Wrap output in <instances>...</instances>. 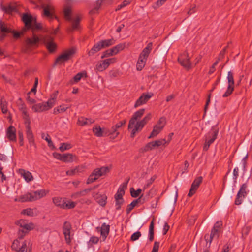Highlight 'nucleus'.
Segmentation results:
<instances>
[{"label":"nucleus","instance_id":"nucleus-20","mask_svg":"<svg viewBox=\"0 0 252 252\" xmlns=\"http://www.w3.org/2000/svg\"><path fill=\"white\" fill-rule=\"evenodd\" d=\"M0 29L1 31L3 32L9 33L12 32L11 29L6 27L2 22H0ZM24 32V30L21 32L13 31L12 32L13 33L14 37L16 38H19L21 35L23 34Z\"/></svg>","mask_w":252,"mask_h":252},{"label":"nucleus","instance_id":"nucleus-12","mask_svg":"<svg viewBox=\"0 0 252 252\" xmlns=\"http://www.w3.org/2000/svg\"><path fill=\"white\" fill-rule=\"evenodd\" d=\"M178 61L180 64L187 69L191 68V63L188 54L184 52L178 57Z\"/></svg>","mask_w":252,"mask_h":252},{"label":"nucleus","instance_id":"nucleus-54","mask_svg":"<svg viewBox=\"0 0 252 252\" xmlns=\"http://www.w3.org/2000/svg\"><path fill=\"white\" fill-rule=\"evenodd\" d=\"M44 139L48 142L49 147H50L52 149H55V146H54L53 143L52 142L51 138L48 134H47Z\"/></svg>","mask_w":252,"mask_h":252},{"label":"nucleus","instance_id":"nucleus-19","mask_svg":"<svg viewBox=\"0 0 252 252\" xmlns=\"http://www.w3.org/2000/svg\"><path fill=\"white\" fill-rule=\"evenodd\" d=\"M98 231H100L101 235L104 241L108 235L110 231V225L106 224L105 223L102 224L101 227L96 228Z\"/></svg>","mask_w":252,"mask_h":252},{"label":"nucleus","instance_id":"nucleus-26","mask_svg":"<svg viewBox=\"0 0 252 252\" xmlns=\"http://www.w3.org/2000/svg\"><path fill=\"white\" fill-rule=\"evenodd\" d=\"M126 122V119L120 121L117 123L115 125L111 127V130H112V133H114V134H115V137H116L118 136V135L119 134V132L117 131V129L119 128H120L122 126L125 125Z\"/></svg>","mask_w":252,"mask_h":252},{"label":"nucleus","instance_id":"nucleus-64","mask_svg":"<svg viewBox=\"0 0 252 252\" xmlns=\"http://www.w3.org/2000/svg\"><path fill=\"white\" fill-rule=\"evenodd\" d=\"M18 252H27V244L26 241H24L21 248Z\"/></svg>","mask_w":252,"mask_h":252},{"label":"nucleus","instance_id":"nucleus-62","mask_svg":"<svg viewBox=\"0 0 252 252\" xmlns=\"http://www.w3.org/2000/svg\"><path fill=\"white\" fill-rule=\"evenodd\" d=\"M116 200V210H120L121 209V205L124 203L123 199H118Z\"/></svg>","mask_w":252,"mask_h":252},{"label":"nucleus","instance_id":"nucleus-47","mask_svg":"<svg viewBox=\"0 0 252 252\" xmlns=\"http://www.w3.org/2000/svg\"><path fill=\"white\" fill-rule=\"evenodd\" d=\"M76 206V203L74 202L68 201L67 202L65 201L63 209H72Z\"/></svg>","mask_w":252,"mask_h":252},{"label":"nucleus","instance_id":"nucleus-15","mask_svg":"<svg viewBox=\"0 0 252 252\" xmlns=\"http://www.w3.org/2000/svg\"><path fill=\"white\" fill-rule=\"evenodd\" d=\"M41 8L43 9V15L52 19L54 17V8L51 4H42L41 5Z\"/></svg>","mask_w":252,"mask_h":252},{"label":"nucleus","instance_id":"nucleus-22","mask_svg":"<svg viewBox=\"0 0 252 252\" xmlns=\"http://www.w3.org/2000/svg\"><path fill=\"white\" fill-rule=\"evenodd\" d=\"M16 224L19 225L21 228L27 230H32L33 228V224L32 223L28 224L26 220H20L16 222Z\"/></svg>","mask_w":252,"mask_h":252},{"label":"nucleus","instance_id":"nucleus-42","mask_svg":"<svg viewBox=\"0 0 252 252\" xmlns=\"http://www.w3.org/2000/svg\"><path fill=\"white\" fill-rule=\"evenodd\" d=\"M94 134L97 137L103 136L102 129L100 126H95L93 129Z\"/></svg>","mask_w":252,"mask_h":252},{"label":"nucleus","instance_id":"nucleus-9","mask_svg":"<svg viewBox=\"0 0 252 252\" xmlns=\"http://www.w3.org/2000/svg\"><path fill=\"white\" fill-rule=\"evenodd\" d=\"M247 185L246 183L242 185L236 196L235 201V205H239L242 203L243 199L246 196L247 194Z\"/></svg>","mask_w":252,"mask_h":252},{"label":"nucleus","instance_id":"nucleus-59","mask_svg":"<svg viewBox=\"0 0 252 252\" xmlns=\"http://www.w3.org/2000/svg\"><path fill=\"white\" fill-rule=\"evenodd\" d=\"M159 244V242L155 241L151 252H158Z\"/></svg>","mask_w":252,"mask_h":252},{"label":"nucleus","instance_id":"nucleus-7","mask_svg":"<svg viewBox=\"0 0 252 252\" xmlns=\"http://www.w3.org/2000/svg\"><path fill=\"white\" fill-rule=\"evenodd\" d=\"M75 53V50L74 49H70L64 51L56 59L55 65L67 61L73 57Z\"/></svg>","mask_w":252,"mask_h":252},{"label":"nucleus","instance_id":"nucleus-36","mask_svg":"<svg viewBox=\"0 0 252 252\" xmlns=\"http://www.w3.org/2000/svg\"><path fill=\"white\" fill-rule=\"evenodd\" d=\"M154 220H153L151 222L150 226H149V241L151 242H152L154 240Z\"/></svg>","mask_w":252,"mask_h":252},{"label":"nucleus","instance_id":"nucleus-40","mask_svg":"<svg viewBox=\"0 0 252 252\" xmlns=\"http://www.w3.org/2000/svg\"><path fill=\"white\" fill-rule=\"evenodd\" d=\"M124 189L123 188H120L115 195V200L123 199V196L124 195Z\"/></svg>","mask_w":252,"mask_h":252},{"label":"nucleus","instance_id":"nucleus-52","mask_svg":"<svg viewBox=\"0 0 252 252\" xmlns=\"http://www.w3.org/2000/svg\"><path fill=\"white\" fill-rule=\"evenodd\" d=\"M141 236V233L139 231H137L134 233L130 237V240L134 241L138 240L139 237Z\"/></svg>","mask_w":252,"mask_h":252},{"label":"nucleus","instance_id":"nucleus-32","mask_svg":"<svg viewBox=\"0 0 252 252\" xmlns=\"http://www.w3.org/2000/svg\"><path fill=\"white\" fill-rule=\"evenodd\" d=\"M92 190H93V189H90V188L82 190L79 192L75 193L73 195V196L74 198H78V197H80L81 196H85L86 195H87L88 193H89Z\"/></svg>","mask_w":252,"mask_h":252},{"label":"nucleus","instance_id":"nucleus-3","mask_svg":"<svg viewBox=\"0 0 252 252\" xmlns=\"http://www.w3.org/2000/svg\"><path fill=\"white\" fill-rule=\"evenodd\" d=\"M49 190L44 189L32 191L22 195L19 199L21 202H33L46 196Z\"/></svg>","mask_w":252,"mask_h":252},{"label":"nucleus","instance_id":"nucleus-34","mask_svg":"<svg viewBox=\"0 0 252 252\" xmlns=\"http://www.w3.org/2000/svg\"><path fill=\"white\" fill-rule=\"evenodd\" d=\"M0 108L2 113L6 114L7 113V102L3 97H1L0 99Z\"/></svg>","mask_w":252,"mask_h":252},{"label":"nucleus","instance_id":"nucleus-23","mask_svg":"<svg viewBox=\"0 0 252 252\" xmlns=\"http://www.w3.org/2000/svg\"><path fill=\"white\" fill-rule=\"evenodd\" d=\"M93 171L99 178L100 177L105 175L107 173H108L110 171V169L108 167L103 166L99 168H96Z\"/></svg>","mask_w":252,"mask_h":252},{"label":"nucleus","instance_id":"nucleus-57","mask_svg":"<svg viewBox=\"0 0 252 252\" xmlns=\"http://www.w3.org/2000/svg\"><path fill=\"white\" fill-rule=\"evenodd\" d=\"M42 27L41 25V24L40 23H35V24L32 25V27H31V29L32 30L33 32H34L35 30H38L42 29Z\"/></svg>","mask_w":252,"mask_h":252},{"label":"nucleus","instance_id":"nucleus-24","mask_svg":"<svg viewBox=\"0 0 252 252\" xmlns=\"http://www.w3.org/2000/svg\"><path fill=\"white\" fill-rule=\"evenodd\" d=\"M94 122V120L92 119H88L83 117H81L78 118L77 124L80 126H84L85 125H90Z\"/></svg>","mask_w":252,"mask_h":252},{"label":"nucleus","instance_id":"nucleus-50","mask_svg":"<svg viewBox=\"0 0 252 252\" xmlns=\"http://www.w3.org/2000/svg\"><path fill=\"white\" fill-rule=\"evenodd\" d=\"M157 192V190L156 189H151L148 193H147L146 197L147 199H149L152 198L155 195H156Z\"/></svg>","mask_w":252,"mask_h":252},{"label":"nucleus","instance_id":"nucleus-25","mask_svg":"<svg viewBox=\"0 0 252 252\" xmlns=\"http://www.w3.org/2000/svg\"><path fill=\"white\" fill-rule=\"evenodd\" d=\"M19 173L27 182H31L33 180L32 175L29 171H26L21 169H19Z\"/></svg>","mask_w":252,"mask_h":252},{"label":"nucleus","instance_id":"nucleus-51","mask_svg":"<svg viewBox=\"0 0 252 252\" xmlns=\"http://www.w3.org/2000/svg\"><path fill=\"white\" fill-rule=\"evenodd\" d=\"M30 230H27L24 228L20 229L18 231V238L19 239H22L24 236L28 233Z\"/></svg>","mask_w":252,"mask_h":252},{"label":"nucleus","instance_id":"nucleus-45","mask_svg":"<svg viewBox=\"0 0 252 252\" xmlns=\"http://www.w3.org/2000/svg\"><path fill=\"white\" fill-rule=\"evenodd\" d=\"M130 191L131 196L136 198L139 195L142 191V189H138L136 190H135L133 188H131L130 189Z\"/></svg>","mask_w":252,"mask_h":252},{"label":"nucleus","instance_id":"nucleus-21","mask_svg":"<svg viewBox=\"0 0 252 252\" xmlns=\"http://www.w3.org/2000/svg\"><path fill=\"white\" fill-rule=\"evenodd\" d=\"M152 42L149 43L147 46L142 50L139 57L147 61V58L152 49Z\"/></svg>","mask_w":252,"mask_h":252},{"label":"nucleus","instance_id":"nucleus-53","mask_svg":"<svg viewBox=\"0 0 252 252\" xmlns=\"http://www.w3.org/2000/svg\"><path fill=\"white\" fill-rule=\"evenodd\" d=\"M113 55H113L112 52L111 51V49H108V50H107L105 51L103 53L101 58L102 59H103V58H107V57H108L109 56H113Z\"/></svg>","mask_w":252,"mask_h":252},{"label":"nucleus","instance_id":"nucleus-49","mask_svg":"<svg viewBox=\"0 0 252 252\" xmlns=\"http://www.w3.org/2000/svg\"><path fill=\"white\" fill-rule=\"evenodd\" d=\"M166 124V119L164 117H161L159 119L158 124L155 126L163 128Z\"/></svg>","mask_w":252,"mask_h":252},{"label":"nucleus","instance_id":"nucleus-31","mask_svg":"<svg viewBox=\"0 0 252 252\" xmlns=\"http://www.w3.org/2000/svg\"><path fill=\"white\" fill-rule=\"evenodd\" d=\"M108 67L106 61L104 60L102 61L99 62L96 65L95 69L98 71H103Z\"/></svg>","mask_w":252,"mask_h":252},{"label":"nucleus","instance_id":"nucleus-58","mask_svg":"<svg viewBox=\"0 0 252 252\" xmlns=\"http://www.w3.org/2000/svg\"><path fill=\"white\" fill-rule=\"evenodd\" d=\"M18 135L19 139V143L21 146H23L24 144V137L22 131H18Z\"/></svg>","mask_w":252,"mask_h":252},{"label":"nucleus","instance_id":"nucleus-41","mask_svg":"<svg viewBox=\"0 0 252 252\" xmlns=\"http://www.w3.org/2000/svg\"><path fill=\"white\" fill-rule=\"evenodd\" d=\"M68 107H65L63 105H60V106L54 109L53 113L56 115L58 113L64 112L68 109Z\"/></svg>","mask_w":252,"mask_h":252},{"label":"nucleus","instance_id":"nucleus-1","mask_svg":"<svg viewBox=\"0 0 252 252\" xmlns=\"http://www.w3.org/2000/svg\"><path fill=\"white\" fill-rule=\"evenodd\" d=\"M145 111V109L143 108L137 111L133 114L132 118L129 120L128 129H132L130 134L132 138L135 136L136 133L142 130L144 126L152 118L151 114L148 113L142 120L139 121V119L144 115Z\"/></svg>","mask_w":252,"mask_h":252},{"label":"nucleus","instance_id":"nucleus-63","mask_svg":"<svg viewBox=\"0 0 252 252\" xmlns=\"http://www.w3.org/2000/svg\"><path fill=\"white\" fill-rule=\"evenodd\" d=\"M99 241V238L96 236H92L90 238L89 243L97 244Z\"/></svg>","mask_w":252,"mask_h":252},{"label":"nucleus","instance_id":"nucleus-2","mask_svg":"<svg viewBox=\"0 0 252 252\" xmlns=\"http://www.w3.org/2000/svg\"><path fill=\"white\" fill-rule=\"evenodd\" d=\"M40 41H42L46 44L47 49L50 52L55 51L57 46L53 42V38L50 36H37L34 33L32 38H27L26 43L28 47L36 46Z\"/></svg>","mask_w":252,"mask_h":252},{"label":"nucleus","instance_id":"nucleus-11","mask_svg":"<svg viewBox=\"0 0 252 252\" xmlns=\"http://www.w3.org/2000/svg\"><path fill=\"white\" fill-rule=\"evenodd\" d=\"M153 95L154 94L151 92L143 93L135 102L134 107L137 108L141 105L146 104L153 96Z\"/></svg>","mask_w":252,"mask_h":252},{"label":"nucleus","instance_id":"nucleus-61","mask_svg":"<svg viewBox=\"0 0 252 252\" xmlns=\"http://www.w3.org/2000/svg\"><path fill=\"white\" fill-rule=\"evenodd\" d=\"M102 134H103V136H108L109 135H113L114 134V133H112V130L111 129L108 130L106 128H103L102 129Z\"/></svg>","mask_w":252,"mask_h":252},{"label":"nucleus","instance_id":"nucleus-46","mask_svg":"<svg viewBox=\"0 0 252 252\" xmlns=\"http://www.w3.org/2000/svg\"><path fill=\"white\" fill-rule=\"evenodd\" d=\"M220 232V231H217V230L212 228L210 235V240H209V243L210 244L212 242V241L213 240V238L214 237H218L219 236V233Z\"/></svg>","mask_w":252,"mask_h":252},{"label":"nucleus","instance_id":"nucleus-30","mask_svg":"<svg viewBox=\"0 0 252 252\" xmlns=\"http://www.w3.org/2000/svg\"><path fill=\"white\" fill-rule=\"evenodd\" d=\"M19 110L22 113V117L24 121H28V120L30 119V118L25 104L22 103L21 105H20Z\"/></svg>","mask_w":252,"mask_h":252},{"label":"nucleus","instance_id":"nucleus-33","mask_svg":"<svg viewBox=\"0 0 252 252\" xmlns=\"http://www.w3.org/2000/svg\"><path fill=\"white\" fill-rule=\"evenodd\" d=\"M142 196V195H141L138 199L133 200L130 204H129L127 206L126 210L127 214H129L130 212V211L133 209V208L136 205V204L140 201Z\"/></svg>","mask_w":252,"mask_h":252},{"label":"nucleus","instance_id":"nucleus-56","mask_svg":"<svg viewBox=\"0 0 252 252\" xmlns=\"http://www.w3.org/2000/svg\"><path fill=\"white\" fill-rule=\"evenodd\" d=\"M22 213L25 215H27V216H33L34 213L33 210L31 208H28L26 209H24L22 211Z\"/></svg>","mask_w":252,"mask_h":252},{"label":"nucleus","instance_id":"nucleus-18","mask_svg":"<svg viewBox=\"0 0 252 252\" xmlns=\"http://www.w3.org/2000/svg\"><path fill=\"white\" fill-rule=\"evenodd\" d=\"M22 21L25 24V27L24 31L28 29H30L32 27V17L30 14L24 13L22 16Z\"/></svg>","mask_w":252,"mask_h":252},{"label":"nucleus","instance_id":"nucleus-44","mask_svg":"<svg viewBox=\"0 0 252 252\" xmlns=\"http://www.w3.org/2000/svg\"><path fill=\"white\" fill-rule=\"evenodd\" d=\"M24 123L26 125V135L32 133V128L30 126V124H31L30 119L28 120V121H24Z\"/></svg>","mask_w":252,"mask_h":252},{"label":"nucleus","instance_id":"nucleus-55","mask_svg":"<svg viewBox=\"0 0 252 252\" xmlns=\"http://www.w3.org/2000/svg\"><path fill=\"white\" fill-rule=\"evenodd\" d=\"M228 46H229V44L227 45V46H226L225 47H224L223 49V50L220 52V53L219 54V55L218 56V58L219 60H221L222 59H223V58L224 57V55L226 53L227 48H228Z\"/></svg>","mask_w":252,"mask_h":252},{"label":"nucleus","instance_id":"nucleus-39","mask_svg":"<svg viewBox=\"0 0 252 252\" xmlns=\"http://www.w3.org/2000/svg\"><path fill=\"white\" fill-rule=\"evenodd\" d=\"M98 179V178L97 177V176L95 175V174L93 171L92 173L90 175L88 178L87 179L86 184H90L91 183H92L96 180H97Z\"/></svg>","mask_w":252,"mask_h":252},{"label":"nucleus","instance_id":"nucleus-13","mask_svg":"<svg viewBox=\"0 0 252 252\" xmlns=\"http://www.w3.org/2000/svg\"><path fill=\"white\" fill-rule=\"evenodd\" d=\"M72 226L68 221H65L63 226V232L64 235L65 240L67 244L71 242L70 232Z\"/></svg>","mask_w":252,"mask_h":252},{"label":"nucleus","instance_id":"nucleus-5","mask_svg":"<svg viewBox=\"0 0 252 252\" xmlns=\"http://www.w3.org/2000/svg\"><path fill=\"white\" fill-rule=\"evenodd\" d=\"M114 43L115 41L113 39L101 40L94 45L91 50L88 51V54L89 56H93L102 49L109 47Z\"/></svg>","mask_w":252,"mask_h":252},{"label":"nucleus","instance_id":"nucleus-35","mask_svg":"<svg viewBox=\"0 0 252 252\" xmlns=\"http://www.w3.org/2000/svg\"><path fill=\"white\" fill-rule=\"evenodd\" d=\"M162 129L163 128H161V127H159L155 126L150 135L148 137V138H152L156 137L161 132Z\"/></svg>","mask_w":252,"mask_h":252},{"label":"nucleus","instance_id":"nucleus-48","mask_svg":"<svg viewBox=\"0 0 252 252\" xmlns=\"http://www.w3.org/2000/svg\"><path fill=\"white\" fill-rule=\"evenodd\" d=\"M71 148V146L70 144L63 143H62L60 147H59V149L61 152H63L65 150H68Z\"/></svg>","mask_w":252,"mask_h":252},{"label":"nucleus","instance_id":"nucleus-17","mask_svg":"<svg viewBox=\"0 0 252 252\" xmlns=\"http://www.w3.org/2000/svg\"><path fill=\"white\" fill-rule=\"evenodd\" d=\"M92 196L94 198L97 202L101 206H104L106 204L107 196L105 194L101 195L98 192H93Z\"/></svg>","mask_w":252,"mask_h":252},{"label":"nucleus","instance_id":"nucleus-6","mask_svg":"<svg viewBox=\"0 0 252 252\" xmlns=\"http://www.w3.org/2000/svg\"><path fill=\"white\" fill-rule=\"evenodd\" d=\"M71 7L70 6H66L64 8L63 13L65 19L69 21H72L71 28L69 29L70 31L78 30L80 26V22L81 17L77 15L76 17L72 20L70 14H71Z\"/></svg>","mask_w":252,"mask_h":252},{"label":"nucleus","instance_id":"nucleus-38","mask_svg":"<svg viewBox=\"0 0 252 252\" xmlns=\"http://www.w3.org/2000/svg\"><path fill=\"white\" fill-rule=\"evenodd\" d=\"M83 77H85V78L87 77V73L85 71L82 72L78 73L73 77L74 81L75 83H77Z\"/></svg>","mask_w":252,"mask_h":252},{"label":"nucleus","instance_id":"nucleus-43","mask_svg":"<svg viewBox=\"0 0 252 252\" xmlns=\"http://www.w3.org/2000/svg\"><path fill=\"white\" fill-rule=\"evenodd\" d=\"M80 172V167L79 166L76 167L75 168L70 169L66 171V174L67 175L73 176Z\"/></svg>","mask_w":252,"mask_h":252},{"label":"nucleus","instance_id":"nucleus-10","mask_svg":"<svg viewBox=\"0 0 252 252\" xmlns=\"http://www.w3.org/2000/svg\"><path fill=\"white\" fill-rule=\"evenodd\" d=\"M227 80L228 85L226 91L223 95V97H226L229 96L234 91V80L233 74L231 71L228 72Z\"/></svg>","mask_w":252,"mask_h":252},{"label":"nucleus","instance_id":"nucleus-37","mask_svg":"<svg viewBox=\"0 0 252 252\" xmlns=\"http://www.w3.org/2000/svg\"><path fill=\"white\" fill-rule=\"evenodd\" d=\"M146 62V60L140 58L139 57L136 65L137 70L139 71L141 70L142 68L144 67Z\"/></svg>","mask_w":252,"mask_h":252},{"label":"nucleus","instance_id":"nucleus-28","mask_svg":"<svg viewBox=\"0 0 252 252\" xmlns=\"http://www.w3.org/2000/svg\"><path fill=\"white\" fill-rule=\"evenodd\" d=\"M76 159V156L72 154H63L62 157V161L64 162H72Z\"/></svg>","mask_w":252,"mask_h":252},{"label":"nucleus","instance_id":"nucleus-16","mask_svg":"<svg viewBox=\"0 0 252 252\" xmlns=\"http://www.w3.org/2000/svg\"><path fill=\"white\" fill-rule=\"evenodd\" d=\"M16 130L14 126H10L8 127L6 131V137L10 141H16Z\"/></svg>","mask_w":252,"mask_h":252},{"label":"nucleus","instance_id":"nucleus-27","mask_svg":"<svg viewBox=\"0 0 252 252\" xmlns=\"http://www.w3.org/2000/svg\"><path fill=\"white\" fill-rule=\"evenodd\" d=\"M52 200L53 202L56 206L60 208H64V205L65 201V199H63L60 197H55L53 198Z\"/></svg>","mask_w":252,"mask_h":252},{"label":"nucleus","instance_id":"nucleus-60","mask_svg":"<svg viewBox=\"0 0 252 252\" xmlns=\"http://www.w3.org/2000/svg\"><path fill=\"white\" fill-rule=\"evenodd\" d=\"M152 146L153 145L151 144V142H149L145 146V147L142 149V151H144V152H146V151H148L149 150H151L153 149V147Z\"/></svg>","mask_w":252,"mask_h":252},{"label":"nucleus","instance_id":"nucleus-8","mask_svg":"<svg viewBox=\"0 0 252 252\" xmlns=\"http://www.w3.org/2000/svg\"><path fill=\"white\" fill-rule=\"evenodd\" d=\"M218 133V130L215 128H212V130L208 132L207 135L206 136L205 143L203 146V150L207 151L210 145L215 141L217 138Z\"/></svg>","mask_w":252,"mask_h":252},{"label":"nucleus","instance_id":"nucleus-29","mask_svg":"<svg viewBox=\"0 0 252 252\" xmlns=\"http://www.w3.org/2000/svg\"><path fill=\"white\" fill-rule=\"evenodd\" d=\"M1 8L3 11L7 14H11L13 12H16L18 11L15 4H9L7 6H2Z\"/></svg>","mask_w":252,"mask_h":252},{"label":"nucleus","instance_id":"nucleus-14","mask_svg":"<svg viewBox=\"0 0 252 252\" xmlns=\"http://www.w3.org/2000/svg\"><path fill=\"white\" fill-rule=\"evenodd\" d=\"M202 180L203 178L202 176L198 177L195 179L191 184V188L188 193V196L189 197L192 196L196 192L200 184L202 182Z\"/></svg>","mask_w":252,"mask_h":252},{"label":"nucleus","instance_id":"nucleus-4","mask_svg":"<svg viewBox=\"0 0 252 252\" xmlns=\"http://www.w3.org/2000/svg\"><path fill=\"white\" fill-rule=\"evenodd\" d=\"M58 94V91H55L51 94L50 98L47 102L34 105L32 107V110L35 112H41L50 109L55 104Z\"/></svg>","mask_w":252,"mask_h":252}]
</instances>
